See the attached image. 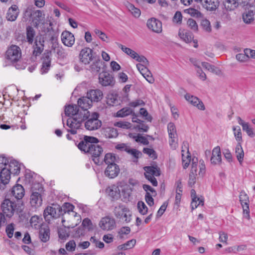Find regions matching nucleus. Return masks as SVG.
Instances as JSON below:
<instances>
[{
  "label": "nucleus",
  "instance_id": "obj_56",
  "mask_svg": "<svg viewBox=\"0 0 255 255\" xmlns=\"http://www.w3.org/2000/svg\"><path fill=\"white\" fill-rule=\"evenodd\" d=\"M236 59L241 62H244L247 61L249 58V55L248 54L246 53V50H245L244 53H239L236 55Z\"/></svg>",
  "mask_w": 255,
  "mask_h": 255
},
{
  "label": "nucleus",
  "instance_id": "obj_53",
  "mask_svg": "<svg viewBox=\"0 0 255 255\" xmlns=\"http://www.w3.org/2000/svg\"><path fill=\"white\" fill-rule=\"evenodd\" d=\"M128 8L135 17H138L140 15L139 9L135 7L133 4L129 3L128 5Z\"/></svg>",
  "mask_w": 255,
  "mask_h": 255
},
{
  "label": "nucleus",
  "instance_id": "obj_40",
  "mask_svg": "<svg viewBox=\"0 0 255 255\" xmlns=\"http://www.w3.org/2000/svg\"><path fill=\"white\" fill-rule=\"evenodd\" d=\"M135 244H136V240L134 239H132V240H130L128 242H127L126 243H125L123 245H119L117 247V249L119 251L127 250L133 248L134 247Z\"/></svg>",
  "mask_w": 255,
  "mask_h": 255
},
{
  "label": "nucleus",
  "instance_id": "obj_1",
  "mask_svg": "<svg viewBox=\"0 0 255 255\" xmlns=\"http://www.w3.org/2000/svg\"><path fill=\"white\" fill-rule=\"evenodd\" d=\"M183 145L185 149H184L183 146H182V161L183 167L184 169L187 168L191 161V169L189 175V180L188 184L190 186L192 187L196 183V179L199 176L197 173V167L196 164H195L197 161V157H194L191 159L190 153L189 152L186 143L183 142Z\"/></svg>",
  "mask_w": 255,
  "mask_h": 255
},
{
  "label": "nucleus",
  "instance_id": "obj_54",
  "mask_svg": "<svg viewBox=\"0 0 255 255\" xmlns=\"http://www.w3.org/2000/svg\"><path fill=\"white\" fill-rule=\"evenodd\" d=\"M35 10L34 8L32 6H28L24 11V17L31 19Z\"/></svg>",
  "mask_w": 255,
  "mask_h": 255
},
{
  "label": "nucleus",
  "instance_id": "obj_47",
  "mask_svg": "<svg viewBox=\"0 0 255 255\" xmlns=\"http://www.w3.org/2000/svg\"><path fill=\"white\" fill-rule=\"evenodd\" d=\"M116 156L113 153H107L104 157V161L108 165L110 164H116Z\"/></svg>",
  "mask_w": 255,
  "mask_h": 255
},
{
  "label": "nucleus",
  "instance_id": "obj_23",
  "mask_svg": "<svg viewBox=\"0 0 255 255\" xmlns=\"http://www.w3.org/2000/svg\"><path fill=\"white\" fill-rule=\"evenodd\" d=\"M34 26L37 27L40 23L44 22V14L40 10H35L30 19Z\"/></svg>",
  "mask_w": 255,
  "mask_h": 255
},
{
  "label": "nucleus",
  "instance_id": "obj_52",
  "mask_svg": "<svg viewBox=\"0 0 255 255\" xmlns=\"http://www.w3.org/2000/svg\"><path fill=\"white\" fill-rule=\"evenodd\" d=\"M243 130L246 132L247 134L250 137H253L255 136V134L254 132L253 128L251 127L249 124L247 123L245 124V126L242 128Z\"/></svg>",
  "mask_w": 255,
  "mask_h": 255
},
{
  "label": "nucleus",
  "instance_id": "obj_48",
  "mask_svg": "<svg viewBox=\"0 0 255 255\" xmlns=\"http://www.w3.org/2000/svg\"><path fill=\"white\" fill-rule=\"evenodd\" d=\"M35 35V31L33 28L31 27L28 26L26 28V36L27 41L31 44L33 41V37Z\"/></svg>",
  "mask_w": 255,
  "mask_h": 255
},
{
  "label": "nucleus",
  "instance_id": "obj_6",
  "mask_svg": "<svg viewBox=\"0 0 255 255\" xmlns=\"http://www.w3.org/2000/svg\"><path fill=\"white\" fill-rule=\"evenodd\" d=\"M144 169L146 178L151 183L153 186H156L158 183L155 177L160 175L159 169L154 166H146L144 167Z\"/></svg>",
  "mask_w": 255,
  "mask_h": 255
},
{
  "label": "nucleus",
  "instance_id": "obj_58",
  "mask_svg": "<svg viewBox=\"0 0 255 255\" xmlns=\"http://www.w3.org/2000/svg\"><path fill=\"white\" fill-rule=\"evenodd\" d=\"M202 66L208 71L213 72L217 73V69L214 65H211L209 63L203 62H202Z\"/></svg>",
  "mask_w": 255,
  "mask_h": 255
},
{
  "label": "nucleus",
  "instance_id": "obj_13",
  "mask_svg": "<svg viewBox=\"0 0 255 255\" xmlns=\"http://www.w3.org/2000/svg\"><path fill=\"white\" fill-rule=\"evenodd\" d=\"M149 29L156 33H160L162 31V24L161 22L155 18L149 19L146 23Z\"/></svg>",
  "mask_w": 255,
  "mask_h": 255
},
{
  "label": "nucleus",
  "instance_id": "obj_49",
  "mask_svg": "<svg viewBox=\"0 0 255 255\" xmlns=\"http://www.w3.org/2000/svg\"><path fill=\"white\" fill-rule=\"evenodd\" d=\"M137 209L140 214L144 215L147 214L148 208L146 205L143 201H138L137 203Z\"/></svg>",
  "mask_w": 255,
  "mask_h": 255
},
{
  "label": "nucleus",
  "instance_id": "obj_15",
  "mask_svg": "<svg viewBox=\"0 0 255 255\" xmlns=\"http://www.w3.org/2000/svg\"><path fill=\"white\" fill-rule=\"evenodd\" d=\"M61 39L62 43L66 46L71 47L75 43V37L70 32L65 30L61 35Z\"/></svg>",
  "mask_w": 255,
  "mask_h": 255
},
{
  "label": "nucleus",
  "instance_id": "obj_19",
  "mask_svg": "<svg viewBox=\"0 0 255 255\" xmlns=\"http://www.w3.org/2000/svg\"><path fill=\"white\" fill-rule=\"evenodd\" d=\"M99 79V83L103 86H112L114 84V78L106 72L100 73Z\"/></svg>",
  "mask_w": 255,
  "mask_h": 255
},
{
  "label": "nucleus",
  "instance_id": "obj_41",
  "mask_svg": "<svg viewBox=\"0 0 255 255\" xmlns=\"http://www.w3.org/2000/svg\"><path fill=\"white\" fill-rule=\"evenodd\" d=\"M42 218L38 216L35 215L32 216L30 220V223L33 228L37 229L39 228L41 225Z\"/></svg>",
  "mask_w": 255,
  "mask_h": 255
},
{
  "label": "nucleus",
  "instance_id": "obj_25",
  "mask_svg": "<svg viewBox=\"0 0 255 255\" xmlns=\"http://www.w3.org/2000/svg\"><path fill=\"white\" fill-rule=\"evenodd\" d=\"M78 105L81 108V111H88V109L92 106V102L87 95L86 97H82L79 99L78 101Z\"/></svg>",
  "mask_w": 255,
  "mask_h": 255
},
{
  "label": "nucleus",
  "instance_id": "obj_27",
  "mask_svg": "<svg viewBox=\"0 0 255 255\" xmlns=\"http://www.w3.org/2000/svg\"><path fill=\"white\" fill-rule=\"evenodd\" d=\"M5 167L8 169L12 174L17 175L20 172V164L15 160H10L8 164L6 165Z\"/></svg>",
  "mask_w": 255,
  "mask_h": 255
},
{
  "label": "nucleus",
  "instance_id": "obj_4",
  "mask_svg": "<svg viewBox=\"0 0 255 255\" xmlns=\"http://www.w3.org/2000/svg\"><path fill=\"white\" fill-rule=\"evenodd\" d=\"M99 114L93 113L87 119L85 123V128L89 130H95L99 128L102 126V122L99 120Z\"/></svg>",
  "mask_w": 255,
  "mask_h": 255
},
{
  "label": "nucleus",
  "instance_id": "obj_18",
  "mask_svg": "<svg viewBox=\"0 0 255 255\" xmlns=\"http://www.w3.org/2000/svg\"><path fill=\"white\" fill-rule=\"evenodd\" d=\"M240 201L243 207L244 213L246 214V217H249V199L248 195L244 191H242L240 192Z\"/></svg>",
  "mask_w": 255,
  "mask_h": 255
},
{
  "label": "nucleus",
  "instance_id": "obj_64",
  "mask_svg": "<svg viewBox=\"0 0 255 255\" xmlns=\"http://www.w3.org/2000/svg\"><path fill=\"white\" fill-rule=\"evenodd\" d=\"M143 152L147 154L149 157L152 159H155L157 157V155L155 151L153 149L149 148H144Z\"/></svg>",
  "mask_w": 255,
  "mask_h": 255
},
{
  "label": "nucleus",
  "instance_id": "obj_34",
  "mask_svg": "<svg viewBox=\"0 0 255 255\" xmlns=\"http://www.w3.org/2000/svg\"><path fill=\"white\" fill-rule=\"evenodd\" d=\"M11 172L6 167H3L1 169L0 172V179L1 182L3 184L5 185L9 183L10 179Z\"/></svg>",
  "mask_w": 255,
  "mask_h": 255
},
{
  "label": "nucleus",
  "instance_id": "obj_12",
  "mask_svg": "<svg viewBox=\"0 0 255 255\" xmlns=\"http://www.w3.org/2000/svg\"><path fill=\"white\" fill-rule=\"evenodd\" d=\"M103 152L102 147L98 145L97 143H94L93 145L91 147L90 150L88 153L90 154L93 161L96 164H99L100 163V156Z\"/></svg>",
  "mask_w": 255,
  "mask_h": 255
},
{
  "label": "nucleus",
  "instance_id": "obj_28",
  "mask_svg": "<svg viewBox=\"0 0 255 255\" xmlns=\"http://www.w3.org/2000/svg\"><path fill=\"white\" fill-rule=\"evenodd\" d=\"M203 7L208 11H215L219 6V3L217 0H203Z\"/></svg>",
  "mask_w": 255,
  "mask_h": 255
},
{
  "label": "nucleus",
  "instance_id": "obj_59",
  "mask_svg": "<svg viewBox=\"0 0 255 255\" xmlns=\"http://www.w3.org/2000/svg\"><path fill=\"white\" fill-rule=\"evenodd\" d=\"M188 27L194 31H197L198 29V25L196 21L193 19H189L187 21Z\"/></svg>",
  "mask_w": 255,
  "mask_h": 255
},
{
  "label": "nucleus",
  "instance_id": "obj_22",
  "mask_svg": "<svg viewBox=\"0 0 255 255\" xmlns=\"http://www.w3.org/2000/svg\"><path fill=\"white\" fill-rule=\"evenodd\" d=\"M249 0H226L225 6L227 9L232 10L235 9L239 5H247L249 3Z\"/></svg>",
  "mask_w": 255,
  "mask_h": 255
},
{
  "label": "nucleus",
  "instance_id": "obj_63",
  "mask_svg": "<svg viewBox=\"0 0 255 255\" xmlns=\"http://www.w3.org/2000/svg\"><path fill=\"white\" fill-rule=\"evenodd\" d=\"M182 20V15L180 11H176L173 17V22L177 24H181Z\"/></svg>",
  "mask_w": 255,
  "mask_h": 255
},
{
  "label": "nucleus",
  "instance_id": "obj_61",
  "mask_svg": "<svg viewBox=\"0 0 255 255\" xmlns=\"http://www.w3.org/2000/svg\"><path fill=\"white\" fill-rule=\"evenodd\" d=\"M142 187L144 190L146 192V194L148 193L149 194H152L153 196H155L156 195L157 193L156 191L150 186L146 184H143Z\"/></svg>",
  "mask_w": 255,
  "mask_h": 255
},
{
  "label": "nucleus",
  "instance_id": "obj_57",
  "mask_svg": "<svg viewBox=\"0 0 255 255\" xmlns=\"http://www.w3.org/2000/svg\"><path fill=\"white\" fill-rule=\"evenodd\" d=\"M147 65H144L141 64H137L136 67L140 72V73L143 76L144 74L147 73V74H149V70L146 67Z\"/></svg>",
  "mask_w": 255,
  "mask_h": 255
},
{
  "label": "nucleus",
  "instance_id": "obj_37",
  "mask_svg": "<svg viewBox=\"0 0 255 255\" xmlns=\"http://www.w3.org/2000/svg\"><path fill=\"white\" fill-rule=\"evenodd\" d=\"M197 167V173L198 176L202 177L206 172V167L204 162L203 160H200L198 162V159L197 158V161L195 163Z\"/></svg>",
  "mask_w": 255,
  "mask_h": 255
},
{
  "label": "nucleus",
  "instance_id": "obj_3",
  "mask_svg": "<svg viewBox=\"0 0 255 255\" xmlns=\"http://www.w3.org/2000/svg\"><path fill=\"white\" fill-rule=\"evenodd\" d=\"M5 58L14 66L17 69H24L26 64L21 61V51L18 46L12 45L8 48L5 53Z\"/></svg>",
  "mask_w": 255,
  "mask_h": 255
},
{
  "label": "nucleus",
  "instance_id": "obj_32",
  "mask_svg": "<svg viewBox=\"0 0 255 255\" xmlns=\"http://www.w3.org/2000/svg\"><path fill=\"white\" fill-rule=\"evenodd\" d=\"M102 134L106 138H115L118 135L117 129L114 128L106 127L102 130Z\"/></svg>",
  "mask_w": 255,
  "mask_h": 255
},
{
  "label": "nucleus",
  "instance_id": "obj_7",
  "mask_svg": "<svg viewBox=\"0 0 255 255\" xmlns=\"http://www.w3.org/2000/svg\"><path fill=\"white\" fill-rule=\"evenodd\" d=\"M1 209L4 216L10 218L13 215L16 209L17 205L14 201L9 199H5L1 204Z\"/></svg>",
  "mask_w": 255,
  "mask_h": 255
},
{
  "label": "nucleus",
  "instance_id": "obj_62",
  "mask_svg": "<svg viewBox=\"0 0 255 255\" xmlns=\"http://www.w3.org/2000/svg\"><path fill=\"white\" fill-rule=\"evenodd\" d=\"M94 32L96 33V34H97L99 37V38L103 41H106L107 42L109 41L108 37H107L106 34L102 31L98 29H95Z\"/></svg>",
  "mask_w": 255,
  "mask_h": 255
},
{
  "label": "nucleus",
  "instance_id": "obj_30",
  "mask_svg": "<svg viewBox=\"0 0 255 255\" xmlns=\"http://www.w3.org/2000/svg\"><path fill=\"white\" fill-rule=\"evenodd\" d=\"M87 95L89 99L93 102H98L103 98V93L99 89L91 90L87 92Z\"/></svg>",
  "mask_w": 255,
  "mask_h": 255
},
{
  "label": "nucleus",
  "instance_id": "obj_55",
  "mask_svg": "<svg viewBox=\"0 0 255 255\" xmlns=\"http://www.w3.org/2000/svg\"><path fill=\"white\" fill-rule=\"evenodd\" d=\"M132 138L134 139L136 142L141 143L143 144H147L148 143L147 139L145 137L141 136L140 134L133 135Z\"/></svg>",
  "mask_w": 255,
  "mask_h": 255
},
{
  "label": "nucleus",
  "instance_id": "obj_39",
  "mask_svg": "<svg viewBox=\"0 0 255 255\" xmlns=\"http://www.w3.org/2000/svg\"><path fill=\"white\" fill-rule=\"evenodd\" d=\"M235 153L239 162L240 164H242L244 157V152L241 143L237 144L235 148Z\"/></svg>",
  "mask_w": 255,
  "mask_h": 255
},
{
  "label": "nucleus",
  "instance_id": "obj_29",
  "mask_svg": "<svg viewBox=\"0 0 255 255\" xmlns=\"http://www.w3.org/2000/svg\"><path fill=\"white\" fill-rule=\"evenodd\" d=\"M221 152L220 147L218 146L214 147L212 150L211 162L214 164H218L221 162Z\"/></svg>",
  "mask_w": 255,
  "mask_h": 255
},
{
  "label": "nucleus",
  "instance_id": "obj_11",
  "mask_svg": "<svg viewBox=\"0 0 255 255\" xmlns=\"http://www.w3.org/2000/svg\"><path fill=\"white\" fill-rule=\"evenodd\" d=\"M99 225L103 230L110 231L115 227L116 222L113 218L107 216L101 219Z\"/></svg>",
  "mask_w": 255,
  "mask_h": 255
},
{
  "label": "nucleus",
  "instance_id": "obj_44",
  "mask_svg": "<svg viewBox=\"0 0 255 255\" xmlns=\"http://www.w3.org/2000/svg\"><path fill=\"white\" fill-rule=\"evenodd\" d=\"M118 46L126 54L129 56L131 58L134 59L136 55V52L131 49L121 44H118Z\"/></svg>",
  "mask_w": 255,
  "mask_h": 255
},
{
  "label": "nucleus",
  "instance_id": "obj_33",
  "mask_svg": "<svg viewBox=\"0 0 255 255\" xmlns=\"http://www.w3.org/2000/svg\"><path fill=\"white\" fill-rule=\"evenodd\" d=\"M107 193L114 199H117L120 197V190L118 186L113 185L106 189Z\"/></svg>",
  "mask_w": 255,
  "mask_h": 255
},
{
  "label": "nucleus",
  "instance_id": "obj_38",
  "mask_svg": "<svg viewBox=\"0 0 255 255\" xmlns=\"http://www.w3.org/2000/svg\"><path fill=\"white\" fill-rule=\"evenodd\" d=\"M44 41H41V40L38 41L37 39L35 41V45L34 46V50L33 54L35 56L40 55L44 49V45L43 43Z\"/></svg>",
  "mask_w": 255,
  "mask_h": 255
},
{
  "label": "nucleus",
  "instance_id": "obj_42",
  "mask_svg": "<svg viewBox=\"0 0 255 255\" xmlns=\"http://www.w3.org/2000/svg\"><path fill=\"white\" fill-rule=\"evenodd\" d=\"M49 230L48 228H42L39 232V236L43 242H46L49 239Z\"/></svg>",
  "mask_w": 255,
  "mask_h": 255
},
{
  "label": "nucleus",
  "instance_id": "obj_43",
  "mask_svg": "<svg viewBox=\"0 0 255 255\" xmlns=\"http://www.w3.org/2000/svg\"><path fill=\"white\" fill-rule=\"evenodd\" d=\"M62 208L64 211L65 214H71V215L73 216V217L76 216L77 214L76 213L73 212L74 206L72 204L69 203H65L62 206Z\"/></svg>",
  "mask_w": 255,
  "mask_h": 255
},
{
  "label": "nucleus",
  "instance_id": "obj_36",
  "mask_svg": "<svg viewBox=\"0 0 255 255\" xmlns=\"http://www.w3.org/2000/svg\"><path fill=\"white\" fill-rule=\"evenodd\" d=\"M178 35L180 38L186 43L192 41L193 37L189 32H187L184 29H180L178 32Z\"/></svg>",
  "mask_w": 255,
  "mask_h": 255
},
{
  "label": "nucleus",
  "instance_id": "obj_8",
  "mask_svg": "<svg viewBox=\"0 0 255 255\" xmlns=\"http://www.w3.org/2000/svg\"><path fill=\"white\" fill-rule=\"evenodd\" d=\"M94 58L93 50L88 47H85L81 49L79 55L80 62L85 65L89 64L94 60Z\"/></svg>",
  "mask_w": 255,
  "mask_h": 255
},
{
  "label": "nucleus",
  "instance_id": "obj_10",
  "mask_svg": "<svg viewBox=\"0 0 255 255\" xmlns=\"http://www.w3.org/2000/svg\"><path fill=\"white\" fill-rule=\"evenodd\" d=\"M115 215L117 218L127 223L130 222L131 219V212L128 208L124 207H116Z\"/></svg>",
  "mask_w": 255,
  "mask_h": 255
},
{
  "label": "nucleus",
  "instance_id": "obj_9",
  "mask_svg": "<svg viewBox=\"0 0 255 255\" xmlns=\"http://www.w3.org/2000/svg\"><path fill=\"white\" fill-rule=\"evenodd\" d=\"M98 139L93 136H85L83 140H81L78 145V148L81 151L88 153L91 147L94 143H98Z\"/></svg>",
  "mask_w": 255,
  "mask_h": 255
},
{
  "label": "nucleus",
  "instance_id": "obj_17",
  "mask_svg": "<svg viewBox=\"0 0 255 255\" xmlns=\"http://www.w3.org/2000/svg\"><path fill=\"white\" fill-rule=\"evenodd\" d=\"M19 13V9L16 4H13L9 7L6 13L5 18L7 21H14L17 19Z\"/></svg>",
  "mask_w": 255,
  "mask_h": 255
},
{
  "label": "nucleus",
  "instance_id": "obj_35",
  "mask_svg": "<svg viewBox=\"0 0 255 255\" xmlns=\"http://www.w3.org/2000/svg\"><path fill=\"white\" fill-rule=\"evenodd\" d=\"M43 216L46 221H49L52 218H56V210L55 208L51 207H47L44 211Z\"/></svg>",
  "mask_w": 255,
  "mask_h": 255
},
{
  "label": "nucleus",
  "instance_id": "obj_16",
  "mask_svg": "<svg viewBox=\"0 0 255 255\" xmlns=\"http://www.w3.org/2000/svg\"><path fill=\"white\" fill-rule=\"evenodd\" d=\"M184 97L189 104L196 107L200 110H205V107L203 103L197 97L191 95L190 94H186Z\"/></svg>",
  "mask_w": 255,
  "mask_h": 255
},
{
  "label": "nucleus",
  "instance_id": "obj_46",
  "mask_svg": "<svg viewBox=\"0 0 255 255\" xmlns=\"http://www.w3.org/2000/svg\"><path fill=\"white\" fill-rule=\"evenodd\" d=\"M233 130L235 138L238 141V143H241L243 141V139L240 127L239 126L233 127Z\"/></svg>",
  "mask_w": 255,
  "mask_h": 255
},
{
  "label": "nucleus",
  "instance_id": "obj_21",
  "mask_svg": "<svg viewBox=\"0 0 255 255\" xmlns=\"http://www.w3.org/2000/svg\"><path fill=\"white\" fill-rule=\"evenodd\" d=\"M120 172L119 166L116 164H110L107 167L105 174L106 176L114 178L118 176Z\"/></svg>",
  "mask_w": 255,
  "mask_h": 255
},
{
  "label": "nucleus",
  "instance_id": "obj_45",
  "mask_svg": "<svg viewBox=\"0 0 255 255\" xmlns=\"http://www.w3.org/2000/svg\"><path fill=\"white\" fill-rule=\"evenodd\" d=\"M133 113V110L129 107H125L118 111L117 113V117H125Z\"/></svg>",
  "mask_w": 255,
  "mask_h": 255
},
{
  "label": "nucleus",
  "instance_id": "obj_51",
  "mask_svg": "<svg viewBox=\"0 0 255 255\" xmlns=\"http://www.w3.org/2000/svg\"><path fill=\"white\" fill-rule=\"evenodd\" d=\"M201 26L203 29L207 32H210L212 30L210 22L207 19H202L201 23Z\"/></svg>",
  "mask_w": 255,
  "mask_h": 255
},
{
  "label": "nucleus",
  "instance_id": "obj_60",
  "mask_svg": "<svg viewBox=\"0 0 255 255\" xmlns=\"http://www.w3.org/2000/svg\"><path fill=\"white\" fill-rule=\"evenodd\" d=\"M114 126L119 128L128 129L131 128L130 123L127 122H118L114 124Z\"/></svg>",
  "mask_w": 255,
  "mask_h": 255
},
{
  "label": "nucleus",
  "instance_id": "obj_31",
  "mask_svg": "<svg viewBox=\"0 0 255 255\" xmlns=\"http://www.w3.org/2000/svg\"><path fill=\"white\" fill-rule=\"evenodd\" d=\"M11 193L15 198L20 199L24 195V189L21 185L17 184L12 188Z\"/></svg>",
  "mask_w": 255,
  "mask_h": 255
},
{
  "label": "nucleus",
  "instance_id": "obj_50",
  "mask_svg": "<svg viewBox=\"0 0 255 255\" xmlns=\"http://www.w3.org/2000/svg\"><path fill=\"white\" fill-rule=\"evenodd\" d=\"M204 200L202 198L199 197L194 198L192 199L191 203V207L192 210H194L197 208V207L200 205H203Z\"/></svg>",
  "mask_w": 255,
  "mask_h": 255
},
{
  "label": "nucleus",
  "instance_id": "obj_20",
  "mask_svg": "<svg viewBox=\"0 0 255 255\" xmlns=\"http://www.w3.org/2000/svg\"><path fill=\"white\" fill-rule=\"evenodd\" d=\"M41 60L42 66L40 72L41 74H44L48 72L51 66L50 53H44Z\"/></svg>",
  "mask_w": 255,
  "mask_h": 255
},
{
  "label": "nucleus",
  "instance_id": "obj_14",
  "mask_svg": "<svg viewBox=\"0 0 255 255\" xmlns=\"http://www.w3.org/2000/svg\"><path fill=\"white\" fill-rule=\"evenodd\" d=\"M87 112L86 111H81L76 105H68L65 107V114L66 116L70 117H79L83 116Z\"/></svg>",
  "mask_w": 255,
  "mask_h": 255
},
{
  "label": "nucleus",
  "instance_id": "obj_5",
  "mask_svg": "<svg viewBox=\"0 0 255 255\" xmlns=\"http://www.w3.org/2000/svg\"><path fill=\"white\" fill-rule=\"evenodd\" d=\"M167 131L169 136V143L170 147L175 149L178 146V137L175 125L173 123L167 125Z\"/></svg>",
  "mask_w": 255,
  "mask_h": 255
},
{
  "label": "nucleus",
  "instance_id": "obj_2",
  "mask_svg": "<svg viewBox=\"0 0 255 255\" xmlns=\"http://www.w3.org/2000/svg\"><path fill=\"white\" fill-rule=\"evenodd\" d=\"M90 116V112H86L83 116L79 117H70L66 120L65 125L64 118H62V123L64 128L72 134H75L77 130L82 126L83 122Z\"/></svg>",
  "mask_w": 255,
  "mask_h": 255
},
{
  "label": "nucleus",
  "instance_id": "obj_26",
  "mask_svg": "<svg viewBox=\"0 0 255 255\" xmlns=\"http://www.w3.org/2000/svg\"><path fill=\"white\" fill-rule=\"evenodd\" d=\"M30 204L35 208L39 207L42 205V197L39 192H33L30 196Z\"/></svg>",
  "mask_w": 255,
  "mask_h": 255
},
{
  "label": "nucleus",
  "instance_id": "obj_24",
  "mask_svg": "<svg viewBox=\"0 0 255 255\" xmlns=\"http://www.w3.org/2000/svg\"><path fill=\"white\" fill-rule=\"evenodd\" d=\"M255 15V6H252L243 14V20L246 24H251L254 21Z\"/></svg>",
  "mask_w": 255,
  "mask_h": 255
}]
</instances>
